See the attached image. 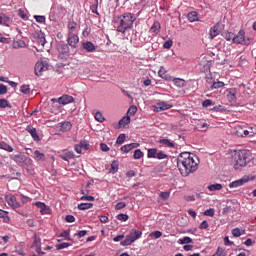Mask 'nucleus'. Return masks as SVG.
<instances>
[{"label":"nucleus","instance_id":"f257e3e1","mask_svg":"<svg viewBox=\"0 0 256 256\" xmlns=\"http://www.w3.org/2000/svg\"><path fill=\"white\" fill-rule=\"evenodd\" d=\"M199 158L189 152H182L177 157V167L182 177H189L199 169Z\"/></svg>","mask_w":256,"mask_h":256},{"label":"nucleus","instance_id":"f03ea898","mask_svg":"<svg viewBox=\"0 0 256 256\" xmlns=\"http://www.w3.org/2000/svg\"><path fill=\"white\" fill-rule=\"evenodd\" d=\"M135 21H137V17L130 12L118 16L115 20V23L118 25L116 31L125 35L129 29H133Z\"/></svg>","mask_w":256,"mask_h":256},{"label":"nucleus","instance_id":"7ed1b4c3","mask_svg":"<svg viewBox=\"0 0 256 256\" xmlns=\"http://www.w3.org/2000/svg\"><path fill=\"white\" fill-rule=\"evenodd\" d=\"M253 159V154L250 150H239L233 156L234 169H239L240 167H247L251 160Z\"/></svg>","mask_w":256,"mask_h":256},{"label":"nucleus","instance_id":"20e7f679","mask_svg":"<svg viewBox=\"0 0 256 256\" xmlns=\"http://www.w3.org/2000/svg\"><path fill=\"white\" fill-rule=\"evenodd\" d=\"M12 161L14 163H17L20 167H23V165H26V167H29V165H32L33 160L29 158L25 153H18V154H12L10 156Z\"/></svg>","mask_w":256,"mask_h":256},{"label":"nucleus","instance_id":"39448f33","mask_svg":"<svg viewBox=\"0 0 256 256\" xmlns=\"http://www.w3.org/2000/svg\"><path fill=\"white\" fill-rule=\"evenodd\" d=\"M49 70V63L47 61H41L37 62L34 68V73L37 75V77H41L43 75V72Z\"/></svg>","mask_w":256,"mask_h":256},{"label":"nucleus","instance_id":"423d86ee","mask_svg":"<svg viewBox=\"0 0 256 256\" xmlns=\"http://www.w3.org/2000/svg\"><path fill=\"white\" fill-rule=\"evenodd\" d=\"M5 200L12 209H19L21 207V204L17 202V197L13 194L6 195Z\"/></svg>","mask_w":256,"mask_h":256},{"label":"nucleus","instance_id":"0eeeda50","mask_svg":"<svg viewBox=\"0 0 256 256\" xmlns=\"http://www.w3.org/2000/svg\"><path fill=\"white\" fill-rule=\"evenodd\" d=\"M224 28L225 25H223L221 22H218L213 28L210 29L211 39H215V37H217V35H219Z\"/></svg>","mask_w":256,"mask_h":256},{"label":"nucleus","instance_id":"6e6552de","mask_svg":"<svg viewBox=\"0 0 256 256\" xmlns=\"http://www.w3.org/2000/svg\"><path fill=\"white\" fill-rule=\"evenodd\" d=\"M67 42L68 45L72 47V49H76L77 43H79V36H77V34H74L73 32H69Z\"/></svg>","mask_w":256,"mask_h":256},{"label":"nucleus","instance_id":"1a4fd4ad","mask_svg":"<svg viewBox=\"0 0 256 256\" xmlns=\"http://www.w3.org/2000/svg\"><path fill=\"white\" fill-rule=\"evenodd\" d=\"M245 183H249V176H244L241 179L231 182L229 187L230 189H236V187H242Z\"/></svg>","mask_w":256,"mask_h":256},{"label":"nucleus","instance_id":"9d476101","mask_svg":"<svg viewBox=\"0 0 256 256\" xmlns=\"http://www.w3.org/2000/svg\"><path fill=\"white\" fill-rule=\"evenodd\" d=\"M34 205L40 210L41 215H51V208L43 202H35Z\"/></svg>","mask_w":256,"mask_h":256},{"label":"nucleus","instance_id":"9b49d317","mask_svg":"<svg viewBox=\"0 0 256 256\" xmlns=\"http://www.w3.org/2000/svg\"><path fill=\"white\" fill-rule=\"evenodd\" d=\"M245 41V30L241 29L237 35H234L233 43L236 45H243Z\"/></svg>","mask_w":256,"mask_h":256},{"label":"nucleus","instance_id":"f8f14e48","mask_svg":"<svg viewBox=\"0 0 256 256\" xmlns=\"http://www.w3.org/2000/svg\"><path fill=\"white\" fill-rule=\"evenodd\" d=\"M74 101H75V98L69 95H63L60 98H58L59 105H69V103H73Z\"/></svg>","mask_w":256,"mask_h":256},{"label":"nucleus","instance_id":"ddd939ff","mask_svg":"<svg viewBox=\"0 0 256 256\" xmlns=\"http://www.w3.org/2000/svg\"><path fill=\"white\" fill-rule=\"evenodd\" d=\"M82 49H84L85 51H87L88 53H93L95 52V50L97 49V47H95V44H93V42L91 41H86L82 43Z\"/></svg>","mask_w":256,"mask_h":256},{"label":"nucleus","instance_id":"4468645a","mask_svg":"<svg viewBox=\"0 0 256 256\" xmlns=\"http://www.w3.org/2000/svg\"><path fill=\"white\" fill-rule=\"evenodd\" d=\"M26 131L28 132V133H30V135H31V137H32V139L34 140V141H41V138H39V134H37V129L36 128H33L32 126H27L26 127Z\"/></svg>","mask_w":256,"mask_h":256},{"label":"nucleus","instance_id":"2eb2a0df","mask_svg":"<svg viewBox=\"0 0 256 256\" xmlns=\"http://www.w3.org/2000/svg\"><path fill=\"white\" fill-rule=\"evenodd\" d=\"M34 39H37L40 45H45V34L41 31H36L33 33Z\"/></svg>","mask_w":256,"mask_h":256},{"label":"nucleus","instance_id":"dca6fc26","mask_svg":"<svg viewBox=\"0 0 256 256\" xmlns=\"http://www.w3.org/2000/svg\"><path fill=\"white\" fill-rule=\"evenodd\" d=\"M33 159L37 162L39 161H47V157L45 156L44 153H41V151L39 150H35L34 153H33Z\"/></svg>","mask_w":256,"mask_h":256},{"label":"nucleus","instance_id":"f3484780","mask_svg":"<svg viewBox=\"0 0 256 256\" xmlns=\"http://www.w3.org/2000/svg\"><path fill=\"white\" fill-rule=\"evenodd\" d=\"M226 97L228 101H230V103H235L237 101V90L235 89L228 90Z\"/></svg>","mask_w":256,"mask_h":256},{"label":"nucleus","instance_id":"a211bd4d","mask_svg":"<svg viewBox=\"0 0 256 256\" xmlns=\"http://www.w3.org/2000/svg\"><path fill=\"white\" fill-rule=\"evenodd\" d=\"M150 33H155V35H159L161 33V23L159 21H154L153 25L150 27Z\"/></svg>","mask_w":256,"mask_h":256},{"label":"nucleus","instance_id":"6ab92c4d","mask_svg":"<svg viewBox=\"0 0 256 256\" xmlns=\"http://www.w3.org/2000/svg\"><path fill=\"white\" fill-rule=\"evenodd\" d=\"M171 107H173V105L168 104L164 101L158 102L156 106V111H167V109H171Z\"/></svg>","mask_w":256,"mask_h":256},{"label":"nucleus","instance_id":"aec40b11","mask_svg":"<svg viewBox=\"0 0 256 256\" xmlns=\"http://www.w3.org/2000/svg\"><path fill=\"white\" fill-rule=\"evenodd\" d=\"M159 143L163 145V147H169L170 149H175V142L169 139H160Z\"/></svg>","mask_w":256,"mask_h":256},{"label":"nucleus","instance_id":"412c9836","mask_svg":"<svg viewBox=\"0 0 256 256\" xmlns=\"http://www.w3.org/2000/svg\"><path fill=\"white\" fill-rule=\"evenodd\" d=\"M58 51L59 53H62V55H69V45L65 43H60L58 45Z\"/></svg>","mask_w":256,"mask_h":256},{"label":"nucleus","instance_id":"4be33fe9","mask_svg":"<svg viewBox=\"0 0 256 256\" xmlns=\"http://www.w3.org/2000/svg\"><path fill=\"white\" fill-rule=\"evenodd\" d=\"M188 21H190V23H195V21H199V13H197L196 11L189 12Z\"/></svg>","mask_w":256,"mask_h":256},{"label":"nucleus","instance_id":"5701e85b","mask_svg":"<svg viewBox=\"0 0 256 256\" xmlns=\"http://www.w3.org/2000/svg\"><path fill=\"white\" fill-rule=\"evenodd\" d=\"M0 25L9 27V25H11V19L5 14L0 15Z\"/></svg>","mask_w":256,"mask_h":256},{"label":"nucleus","instance_id":"b1692460","mask_svg":"<svg viewBox=\"0 0 256 256\" xmlns=\"http://www.w3.org/2000/svg\"><path fill=\"white\" fill-rule=\"evenodd\" d=\"M0 149H3V151H7L8 153H13V148L5 141H0Z\"/></svg>","mask_w":256,"mask_h":256},{"label":"nucleus","instance_id":"393cba45","mask_svg":"<svg viewBox=\"0 0 256 256\" xmlns=\"http://www.w3.org/2000/svg\"><path fill=\"white\" fill-rule=\"evenodd\" d=\"M131 123V116H124L119 120V127H125V125H129Z\"/></svg>","mask_w":256,"mask_h":256},{"label":"nucleus","instance_id":"a878e982","mask_svg":"<svg viewBox=\"0 0 256 256\" xmlns=\"http://www.w3.org/2000/svg\"><path fill=\"white\" fill-rule=\"evenodd\" d=\"M93 203H80L78 204L79 211H87V209H92Z\"/></svg>","mask_w":256,"mask_h":256},{"label":"nucleus","instance_id":"bb28decb","mask_svg":"<svg viewBox=\"0 0 256 256\" xmlns=\"http://www.w3.org/2000/svg\"><path fill=\"white\" fill-rule=\"evenodd\" d=\"M172 81L176 87H179L180 89L185 87V81L181 78H172Z\"/></svg>","mask_w":256,"mask_h":256},{"label":"nucleus","instance_id":"cd10ccee","mask_svg":"<svg viewBox=\"0 0 256 256\" xmlns=\"http://www.w3.org/2000/svg\"><path fill=\"white\" fill-rule=\"evenodd\" d=\"M25 47H27V44L23 40H18L13 44L14 49H25Z\"/></svg>","mask_w":256,"mask_h":256},{"label":"nucleus","instance_id":"c85d7f7f","mask_svg":"<svg viewBox=\"0 0 256 256\" xmlns=\"http://www.w3.org/2000/svg\"><path fill=\"white\" fill-rule=\"evenodd\" d=\"M60 157H61V159H63V161H69L75 157V154H73V152H71V151H68V152L62 154Z\"/></svg>","mask_w":256,"mask_h":256},{"label":"nucleus","instance_id":"c756f323","mask_svg":"<svg viewBox=\"0 0 256 256\" xmlns=\"http://www.w3.org/2000/svg\"><path fill=\"white\" fill-rule=\"evenodd\" d=\"M148 159H156L157 158V149L156 148H150L147 152Z\"/></svg>","mask_w":256,"mask_h":256},{"label":"nucleus","instance_id":"7c9ffc66","mask_svg":"<svg viewBox=\"0 0 256 256\" xmlns=\"http://www.w3.org/2000/svg\"><path fill=\"white\" fill-rule=\"evenodd\" d=\"M71 127H73V124L69 121L61 123V131H71Z\"/></svg>","mask_w":256,"mask_h":256},{"label":"nucleus","instance_id":"2f4dec72","mask_svg":"<svg viewBox=\"0 0 256 256\" xmlns=\"http://www.w3.org/2000/svg\"><path fill=\"white\" fill-rule=\"evenodd\" d=\"M221 87H225V82L223 81L213 82L210 87V90L213 91V89H221Z\"/></svg>","mask_w":256,"mask_h":256},{"label":"nucleus","instance_id":"473e14b6","mask_svg":"<svg viewBox=\"0 0 256 256\" xmlns=\"http://www.w3.org/2000/svg\"><path fill=\"white\" fill-rule=\"evenodd\" d=\"M237 135L239 137H253V135H255V132H250L249 130H243V133L237 131Z\"/></svg>","mask_w":256,"mask_h":256},{"label":"nucleus","instance_id":"72a5a7b5","mask_svg":"<svg viewBox=\"0 0 256 256\" xmlns=\"http://www.w3.org/2000/svg\"><path fill=\"white\" fill-rule=\"evenodd\" d=\"M209 191H221L223 189V185L221 184H211L208 186Z\"/></svg>","mask_w":256,"mask_h":256},{"label":"nucleus","instance_id":"f704fd0d","mask_svg":"<svg viewBox=\"0 0 256 256\" xmlns=\"http://www.w3.org/2000/svg\"><path fill=\"white\" fill-rule=\"evenodd\" d=\"M20 91L23 93V95H29V93H31V88L29 85L24 84L20 87Z\"/></svg>","mask_w":256,"mask_h":256},{"label":"nucleus","instance_id":"c9c22d12","mask_svg":"<svg viewBox=\"0 0 256 256\" xmlns=\"http://www.w3.org/2000/svg\"><path fill=\"white\" fill-rule=\"evenodd\" d=\"M6 107H9L11 109V104L6 99H0V108L5 109Z\"/></svg>","mask_w":256,"mask_h":256},{"label":"nucleus","instance_id":"e433bc0d","mask_svg":"<svg viewBox=\"0 0 256 256\" xmlns=\"http://www.w3.org/2000/svg\"><path fill=\"white\" fill-rule=\"evenodd\" d=\"M119 171V164H117V161H113L110 167V173H117Z\"/></svg>","mask_w":256,"mask_h":256},{"label":"nucleus","instance_id":"4c0bfd02","mask_svg":"<svg viewBox=\"0 0 256 256\" xmlns=\"http://www.w3.org/2000/svg\"><path fill=\"white\" fill-rule=\"evenodd\" d=\"M159 77H161L162 79H165V81H171L173 80V78H171V76H169L168 74L164 73L163 71H159L158 72Z\"/></svg>","mask_w":256,"mask_h":256},{"label":"nucleus","instance_id":"58836bf2","mask_svg":"<svg viewBox=\"0 0 256 256\" xmlns=\"http://www.w3.org/2000/svg\"><path fill=\"white\" fill-rule=\"evenodd\" d=\"M94 117L99 123H103V121H105V117H103V114L101 112H96Z\"/></svg>","mask_w":256,"mask_h":256},{"label":"nucleus","instance_id":"ea45409f","mask_svg":"<svg viewBox=\"0 0 256 256\" xmlns=\"http://www.w3.org/2000/svg\"><path fill=\"white\" fill-rule=\"evenodd\" d=\"M143 151H141V149H137L134 151V155H133V158L134 159H141L143 158Z\"/></svg>","mask_w":256,"mask_h":256},{"label":"nucleus","instance_id":"a19ab883","mask_svg":"<svg viewBox=\"0 0 256 256\" xmlns=\"http://www.w3.org/2000/svg\"><path fill=\"white\" fill-rule=\"evenodd\" d=\"M68 29H69V33H73V31H75V29H77V22H69L68 23Z\"/></svg>","mask_w":256,"mask_h":256},{"label":"nucleus","instance_id":"79ce46f5","mask_svg":"<svg viewBox=\"0 0 256 256\" xmlns=\"http://www.w3.org/2000/svg\"><path fill=\"white\" fill-rule=\"evenodd\" d=\"M215 105V102H213L211 99H206L202 102V107H211Z\"/></svg>","mask_w":256,"mask_h":256},{"label":"nucleus","instance_id":"37998d69","mask_svg":"<svg viewBox=\"0 0 256 256\" xmlns=\"http://www.w3.org/2000/svg\"><path fill=\"white\" fill-rule=\"evenodd\" d=\"M135 113H137V106L132 105L129 107L128 111H127V115H135Z\"/></svg>","mask_w":256,"mask_h":256},{"label":"nucleus","instance_id":"c03bdc74","mask_svg":"<svg viewBox=\"0 0 256 256\" xmlns=\"http://www.w3.org/2000/svg\"><path fill=\"white\" fill-rule=\"evenodd\" d=\"M117 145H123L125 143V134H120L116 140Z\"/></svg>","mask_w":256,"mask_h":256},{"label":"nucleus","instance_id":"a18cd8bd","mask_svg":"<svg viewBox=\"0 0 256 256\" xmlns=\"http://www.w3.org/2000/svg\"><path fill=\"white\" fill-rule=\"evenodd\" d=\"M254 41L255 40L253 39V37L245 38V36H244L243 45H246V46L253 45Z\"/></svg>","mask_w":256,"mask_h":256},{"label":"nucleus","instance_id":"49530a36","mask_svg":"<svg viewBox=\"0 0 256 256\" xmlns=\"http://www.w3.org/2000/svg\"><path fill=\"white\" fill-rule=\"evenodd\" d=\"M169 197H171V192L169 191L160 193V198L163 199L164 201H167Z\"/></svg>","mask_w":256,"mask_h":256},{"label":"nucleus","instance_id":"de8ad7c7","mask_svg":"<svg viewBox=\"0 0 256 256\" xmlns=\"http://www.w3.org/2000/svg\"><path fill=\"white\" fill-rule=\"evenodd\" d=\"M18 15L19 17H21V19H24V21H27L29 19V17L27 16L23 9H19Z\"/></svg>","mask_w":256,"mask_h":256},{"label":"nucleus","instance_id":"09e8293b","mask_svg":"<svg viewBox=\"0 0 256 256\" xmlns=\"http://www.w3.org/2000/svg\"><path fill=\"white\" fill-rule=\"evenodd\" d=\"M204 215H206V217H213V215H215V209L213 208H209L206 211H204Z\"/></svg>","mask_w":256,"mask_h":256},{"label":"nucleus","instance_id":"8fccbe9b","mask_svg":"<svg viewBox=\"0 0 256 256\" xmlns=\"http://www.w3.org/2000/svg\"><path fill=\"white\" fill-rule=\"evenodd\" d=\"M20 201H21L22 205H25L26 203H29V201H31V199L28 196L21 194Z\"/></svg>","mask_w":256,"mask_h":256},{"label":"nucleus","instance_id":"3c124183","mask_svg":"<svg viewBox=\"0 0 256 256\" xmlns=\"http://www.w3.org/2000/svg\"><path fill=\"white\" fill-rule=\"evenodd\" d=\"M226 41H232L233 42V38H235V34L233 32H228L224 35Z\"/></svg>","mask_w":256,"mask_h":256},{"label":"nucleus","instance_id":"603ef678","mask_svg":"<svg viewBox=\"0 0 256 256\" xmlns=\"http://www.w3.org/2000/svg\"><path fill=\"white\" fill-rule=\"evenodd\" d=\"M167 154H165L163 151H160V152H157L156 153V159H159V160H161V159H167Z\"/></svg>","mask_w":256,"mask_h":256},{"label":"nucleus","instance_id":"864d4df0","mask_svg":"<svg viewBox=\"0 0 256 256\" xmlns=\"http://www.w3.org/2000/svg\"><path fill=\"white\" fill-rule=\"evenodd\" d=\"M171 47H173V40H167V41L163 44V48H164V49H171Z\"/></svg>","mask_w":256,"mask_h":256},{"label":"nucleus","instance_id":"5fc2aeb1","mask_svg":"<svg viewBox=\"0 0 256 256\" xmlns=\"http://www.w3.org/2000/svg\"><path fill=\"white\" fill-rule=\"evenodd\" d=\"M117 219L118 221H127L129 219V216L127 214H118Z\"/></svg>","mask_w":256,"mask_h":256},{"label":"nucleus","instance_id":"6e6d98bb","mask_svg":"<svg viewBox=\"0 0 256 256\" xmlns=\"http://www.w3.org/2000/svg\"><path fill=\"white\" fill-rule=\"evenodd\" d=\"M97 7H99V0H96V4H93L91 6L92 13H95L96 15H99V12L97 11Z\"/></svg>","mask_w":256,"mask_h":256},{"label":"nucleus","instance_id":"4d7b16f0","mask_svg":"<svg viewBox=\"0 0 256 256\" xmlns=\"http://www.w3.org/2000/svg\"><path fill=\"white\" fill-rule=\"evenodd\" d=\"M65 221H66L67 223H75V216H73V215H67V216L65 217Z\"/></svg>","mask_w":256,"mask_h":256},{"label":"nucleus","instance_id":"13d9d810","mask_svg":"<svg viewBox=\"0 0 256 256\" xmlns=\"http://www.w3.org/2000/svg\"><path fill=\"white\" fill-rule=\"evenodd\" d=\"M100 149H101V151H103L104 153H107V152L110 150L109 146H108L107 144H105V143H101V144H100Z\"/></svg>","mask_w":256,"mask_h":256},{"label":"nucleus","instance_id":"bf43d9fd","mask_svg":"<svg viewBox=\"0 0 256 256\" xmlns=\"http://www.w3.org/2000/svg\"><path fill=\"white\" fill-rule=\"evenodd\" d=\"M125 207H127V204L125 202H118L116 204V209L119 211L121 209H125Z\"/></svg>","mask_w":256,"mask_h":256},{"label":"nucleus","instance_id":"052dcab7","mask_svg":"<svg viewBox=\"0 0 256 256\" xmlns=\"http://www.w3.org/2000/svg\"><path fill=\"white\" fill-rule=\"evenodd\" d=\"M34 19L37 23H45V16H34Z\"/></svg>","mask_w":256,"mask_h":256},{"label":"nucleus","instance_id":"680f3d73","mask_svg":"<svg viewBox=\"0 0 256 256\" xmlns=\"http://www.w3.org/2000/svg\"><path fill=\"white\" fill-rule=\"evenodd\" d=\"M80 199H81V201H94L95 197L83 195Z\"/></svg>","mask_w":256,"mask_h":256},{"label":"nucleus","instance_id":"e2e57ef3","mask_svg":"<svg viewBox=\"0 0 256 256\" xmlns=\"http://www.w3.org/2000/svg\"><path fill=\"white\" fill-rule=\"evenodd\" d=\"M7 94V86L4 84H0V95H5Z\"/></svg>","mask_w":256,"mask_h":256},{"label":"nucleus","instance_id":"0e129e2a","mask_svg":"<svg viewBox=\"0 0 256 256\" xmlns=\"http://www.w3.org/2000/svg\"><path fill=\"white\" fill-rule=\"evenodd\" d=\"M121 151H123V153H129V151H131V147L129 146V144H126L121 147Z\"/></svg>","mask_w":256,"mask_h":256},{"label":"nucleus","instance_id":"69168bd1","mask_svg":"<svg viewBox=\"0 0 256 256\" xmlns=\"http://www.w3.org/2000/svg\"><path fill=\"white\" fill-rule=\"evenodd\" d=\"M7 215H9V213L7 211L0 209V218L1 219H7Z\"/></svg>","mask_w":256,"mask_h":256},{"label":"nucleus","instance_id":"338daca9","mask_svg":"<svg viewBox=\"0 0 256 256\" xmlns=\"http://www.w3.org/2000/svg\"><path fill=\"white\" fill-rule=\"evenodd\" d=\"M185 201L192 202L195 201V195L184 196Z\"/></svg>","mask_w":256,"mask_h":256},{"label":"nucleus","instance_id":"774afa93","mask_svg":"<svg viewBox=\"0 0 256 256\" xmlns=\"http://www.w3.org/2000/svg\"><path fill=\"white\" fill-rule=\"evenodd\" d=\"M74 149H75L76 153H81V151L83 149V146H81V143L80 144H76Z\"/></svg>","mask_w":256,"mask_h":256}]
</instances>
